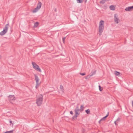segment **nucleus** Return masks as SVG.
Returning a JSON list of instances; mask_svg holds the SVG:
<instances>
[{"mask_svg":"<svg viewBox=\"0 0 133 133\" xmlns=\"http://www.w3.org/2000/svg\"><path fill=\"white\" fill-rule=\"evenodd\" d=\"M110 9L112 10H115V8L113 5H110L109 7Z\"/></svg>","mask_w":133,"mask_h":133,"instance_id":"14","label":"nucleus"},{"mask_svg":"<svg viewBox=\"0 0 133 133\" xmlns=\"http://www.w3.org/2000/svg\"><path fill=\"white\" fill-rule=\"evenodd\" d=\"M86 73L85 72L79 73V74L82 76H84L85 75Z\"/></svg>","mask_w":133,"mask_h":133,"instance_id":"24","label":"nucleus"},{"mask_svg":"<svg viewBox=\"0 0 133 133\" xmlns=\"http://www.w3.org/2000/svg\"><path fill=\"white\" fill-rule=\"evenodd\" d=\"M39 24L38 22L34 23V27L35 28Z\"/></svg>","mask_w":133,"mask_h":133,"instance_id":"16","label":"nucleus"},{"mask_svg":"<svg viewBox=\"0 0 133 133\" xmlns=\"http://www.w3.org/2000/svg\"><path fill=\"white\" fill-rule=\"evenodd\" d=\"M132 107H133V103H132Z\"/></svg>","mask_w":133,"mask_h":133,"instance_id":"36","label":"nucleus"},{"mask_svg":"<svg viewBox=\"0 0 133 133\" xmlns=\"http://www.w3.org/2000/svg\"><path fill=\"white\" fill-rule=\"evenodd\" d=\"M103 22L104 21L102 20L101 21L99 22L98 29L100 34H101L102 32L104 29Z\"/></svg>","mask_w":133,"mask_h":133,"instance_id":"2","label":"nucleus"},{"mask_svg":"<svg viewBox=\"0 0 133 133\" xmlns=\"http://www.w3.org/2000/svg\"><path fill=\"white\" fill-rule=\"evenodd\" d=\"M70 113L71 115H73V113L72 111H70Z\"/></svg>","mask_w":133,"mask_h":133,"instance_id":"32","label":"nucleus"},{"mask_svg":"<svg viewBox=\"0 0 133 133\" xmlns=\"http://www.w3.org/2000/svg\"><path fill=\"white\" fill-rule=\"evenodd\" d=\"M65 38H66L65 37H64L62 39L63 42L64 43H65Z\"/></svg>","mask_w":133,"mask_h":133,"instance_id":"28","label":"nucleus"},{"mask_svg":"<svg viewBox=\"0 0 133 133\" xmlns=\"http://www.w3.org/2000/svg\"><path fill=\"white\" fill-rule=\"evenodd\" d=\"M60 89H61V91L62 92H63L64 91V89H63V87L61 85H60Z\"/></svg>","mask_w":133,"mask_h":133,"instance_id":"21","label":"nucleus"},{"mask_svg":"<svg viewBox=\"0 0 133 133\" xmlns=\"http://www.w3.org/2000/svg\"><path fill=\"white\" fill-rule=\"evenodd\" d=\"M132 103H133V101L132 102Z\"/></svg>","mask_w":133,"mask_h":133,"instance_id":"37","label":"nucleus"},{"mask_svg":"<svg viewBox=\"0 0 133 133\" xmlns=\"http://www.w3.org/2000/svg\"><path fill=\"white\" fill-rule=\"evenodd\" d=\"M107 1V0H102L100 1L99 3L101 4H104Z\"/></svg>","mask_w":133,"mask_h":133,"instance_id":"15","label":"nucleus"},{"mask_svg":"<svg viewBox=\"0 0 133 133\" xmlns=\"http://www.w3.org/2000/svg\"><path fill=\"white\" fill-rule=\"evenodd\" d=\"M99 90L100 91H102L103 90V88L101 87V86L100 85H99Z\"/></svg>","mask_w":133,"mask_h":133,"instance_id":"23","label":"nucleus"},{"mask_svg":"<svg viewBox=\"0 0 133 133\" xmlns=\"http://www.w3.org/2000/svg\"><path fill=\"white\" fill-rule=\"evenodd\" d=\"M42 5V3L40 2L39 1L37 7L32 11V12L33 13H35L38 11L41 8Z\"/></svg>","mask_w":133,"mask_h":133,"instance_id":"3","label":"nucleus"},{"mask_svg":"<svg viewBox=\"0 0 133 133\" xmlns=\"http://www.w3.org/2000/svg\"><path fill=\"white\" fill-rule=\"evenodd\" d=\"M92 76H91L90 74V75H88L87 76L85 77V79H87L88 78H90Z\"/></svg>","mask_w":133,"mask_h":133,"instance_id":"22","label":"nucleus"},{"mask_svg":"<svg viewBox=\"0 0 133 133\" xmlns=\"http://www.w3.org/2000/svg\"><path fill=\"white\" fill-rule=\"evenodd\" d=\"M120 118H118L116 120V121L117 123H118V122H119L120 121Z\"/></svg>","mask_w":133,"mask_h":133,"instance_id":"30","label":"nucleus"},{"mask_svg":"<svg viewBox=\"0 0 133 133\" xmlns=\"http://www.w3.org/2000/svg\"><path fill=\"white\" fill-rule=\"evenodd\" d=\"M119 20V19L118 18L117 16H116V15H115L114 21L115 22L117 23H118V21Z\"/></svg>","mask_w":133,"mask_h":133,"instance_id":"11","label":"nucleus"},{"mask_svg":"<svg viewBox=\"0 0 133 133\" xmlns=\"http://www.w3.org/2000/svg\"><path fill=\"white\" fill-rule=\"evenodd\" d=\"M116 122H117L116 121H115L114 122V123L116 125H117V123H116Z\"/></svg>","mask_w":133,"mask_h":133,"instance_id":"34","label":"nucleus"},{"mask_svg":"<svg viewBox=\"0 0 133 133\" xmlns=\"http://www.w3.org/2000/svg\"><path fill=\"white\" fill-rule=\"evenodd\" d=\"M120 74V72H118L116 71H115V74L116 76H118Z\"/></svg>","mask_w":133,"mask_h":133,"instance_id":"17","label":"nucleus"},{"mask_svg":"<svg viewBox=\"0 0 133 133\" xmlns=\"http://www.w3.org/2000/svg\"><path fill=\"white\" fill-rule=\"evenodd\" d=\"M9 122L10 123H11L12 124V126H11L12 127L13 126L14 124V122H12V121L10 120L9 121Z\"/></svg>","mask_w":133,"mask_h":133,"instance_id":"25","label":"nucleus"},{"mask_svg":"<svg viewBox=\"0 0 133 133\" xmlns=\"http://www.w3.org/2000/svg\"><path fill=\"white\" fill-rule=\"evenodd\" d=\"M9 26V23H8V24H6L3 30H5V31L6 32H7L8 30V26Z\"/></svg>","mask_w":133,"mask_h":133,"instance_id":"10","label":"nucleus"},{"mask_svg":"<svg viewBox=\"0 0 133 133\" xmlns=\"http://www.w3.org/2000/svg\"><path fill=\"white\" fill-rule=\"evenodd\" d=\"M84 107H83V105H82L80 107V110L81 111H82L84 110Z\"/></svg>","mask_w":133,"mask_h":133,"instance_id":"19","label":"nucleus"},{"mask_svg":"<svg viewBox=\"0 0 133 133\" xmlns=\"http://www.w3.org/2000/svg\"><path fill=\"white\" fill-rule=\"evenodd\" d=\"M85 112L88 114H89L90 113V111L89 109H88L87 110L85 111Z\"/></svg>","mask_w":133,"mask_h":133,"instance_id":"18","label":"nucleus"},{"mask_svg":"<svg viewBox=\"0 0 133 133\" xmlns=\"http://www.w3.org/2000/svg\"><path fill=\"white\" fill-rule=\"evenodd\" d=\"M75 114L72 117V119H76L77 117L79 115V113L78 112V111H77L76 110H75Z\"/></svg>","mask_w":133,"mask_h":133,"instance_id":"5","label":"nucleus"},{"mask_svg":"<svg viewBox=\"0 0 133 133\" xmlns=\"http://www.w3.org/2000/svg\"><path fill=\"white\" fill-rule=\"evenodd\" d=\"M40 84H38L36 83V88L37 89V88L39 86V85Z\"/></svg>","mask_w":133,"mask_h":133,"instance_id":"29","label":"nucleus"},{"mask_svg":"<svg viewBox=\"0 0 133 133\" xmlns=\"http://www.w3.org/2000/svg\"><path fill=\"white\" fill-rule=\"evenodd\" d=\"M14 131V130H12L11 131H6L4 133H13V132Z\"/></svg>","mask_w":133,"mask_h":133,"instance_id":"20","label":"nucleus"},{"mask_svg":"<svg viewBox=\"0 0 133 133\" xmlns=\"http://www.w3.org/2000/svg\"><path fill=\"white\" fill-rule=\"evenodd\" d=\"M6 32H7L5 31V30H3L0 33V35L1 36H3L4 35Z\"/></svg>","mask_w":133,"mask_h":133,"instance_id":"12","label":"nucleus"},{"mask_svg":"<svg viewBox=\"0 0 133 133\" xmlns=\"http://www.w3.org/2000/svg\"><path fill=\"white\" fill-rule=\"evenodd\" d=\"M43 97L42 95L41 94L37 98L36 103L37 105L39 106L42 104L43 102Z\"/></svg>","mask_w":133,"mask_h":133,"instance_id":"1","label":"nucleus"},{"mask_svg":"<svg viewBox=\"0 0 133 133\" xmlns=\"http://www.w3.org/2000/svg\"><path fill=\"white\" fill-rule=\"evenodd\" d=\"M96 70H92L90 74L91 75V76H92V75H95L96 74Z\"/></svg>","mask_w":133,"mask_h":133,"instance_id":"13","label":"nucleus"},{"mask_svg":"<svg viewBox=\"0 0 133 133\" xmlns=\"http://www.w3.org/2000/svg\"><path fill=\"white\" fill-rule=\"evenodd\" d=\"M87 1V0H86V1H85V2H86V1Z\"/></svg>","mask_w":133,"mask_h":133,"instance_id":"38","label":"nucleus"},{"mask_svg":"<svg viewBox=\"0 0 133 133\" xmlns=\"http://www.w3.org/2000/svg\"><path fill=\"white\" fill-rule=\"evenodd\" d=\"M8 97L9 101L11 103H12L11 101H14L15 99V97L14 95H10Z\"/></svg>","mask_w":133,"mask_h":133,"instance_id":"4","label":"nucleus"},{"mask_svg":"<svg viewBox=\"0 0 133 133\" xmlns=\"http://www.w3.org/2000/svg\"><path fill=\"white\" fill-rule=\"evenodd\" d=\"M133 10V6L126 7L125 10L127 11H131Z\"/></svg>","mask_w":133,"mask_h":133,"instance_id":"7","label":"nucleus"},{"mask_svg":"<svg viewBox=\"0 0 133 133\" xmlns=\"http://www.w3.org/2000/svg\"><path fill=\"white\" fill-rule=\"evenodd\" d=\"M109 115V112H108L107 114V115L102 118L99 121V123H101V122L102 121H104L106 118H107V117Z\"/></svg>","mask_w":133,"mask_h":133,"instance_id":"8","label":"nucleus"},{"mask_svg":"<svg viewBox=\"0 0 133 133\" xmlns=\"http://www.w3.org/2000/svg\"><path fill=\"white\" fill-rule=\"evenodd\" d=\"M32 64L33 65H33H34L35 66H36V65H37L36 63H35L34 62H32Z\"/></svg>","mask_w":133,"mask_h":133,"instance_id":"27","label":"nucleus"},{"mask_svg":"<svg viewBox=\"0 0 133 133\" xmlns=\"http://www.w3.org/2000/svg\"><path fill=\"white\" fill-rule=\"evenodd\" d=\"M35 77V80L36 81V83L39 84L38 83L39 81V78L38 76L36 74L34 75Z\"/></svg>","mask_w":133,"mask_h":133,"instance_id":"9","label":"nucleus"},{"mask_svg":"<svg viewBox=\"0 0 133 133\" xmlns=\"http://www.w3.org/2000/svg\"><path fill=\"white\" fill-rule=\"evenodd\" d=\"M77 2L79 3H82V0H77Z\"/></svg>","mask_w":133,"mask_h":133,"instance_id":"26","label":"nucleus"},{"mask_svg":"<svg viewBox=\"0 0 133 133\" xmlns=\"http://www.w3.org/2000/svg\"><path fill=\"white\" fill-rule=\"evenodd\" d=\"M55 11H56V9H55Z\"/></svg>","mask_w":133,"mask_h":133,"instance_id":"35","label":"nucleus"},{"mask_svg":"<svg viewBox=\"0 0 133 133\" xmlns=\"http://www.w3.org/2000/svg\"><path fill=\"white\" fill-rule=\"evenodd\" d=\"M79 109L78 106H77L76 107V108H75V109Z\"/></svg>","mask_w":133,"mask_h":133,"instance_id":"33","label":"nucleus"},{"mask_svg":"<svg viewBox=\"0 0 133 133\" xmlns=\"http://www.w3.org/2000/svg\"><path fill=\"white\" fill-rule=\"evenodd\" d=\"M75 110H76L77 111H81L80 109L79 108L78 109H75Z\"/></svg>","mask_w":133,"mask_h":133,"instance_id":"31","label":"nucleus"},{"mask_svg":"<svg viewBox=\"0 0 133 133\" xmlns=\"http://www.w3.org/2000/svg\"><path fill=\"white\" fill-rule=\"evenodd\" d=\"M33 68L35 70L37 71H39L40 72H41V70L40 68H39V66L37 65H36V66H35L34 65H33Z\"/></svg>","mask_w":133,"mask_h":133,"instance_id":"6","label":"nucleus"}]
</instances>
